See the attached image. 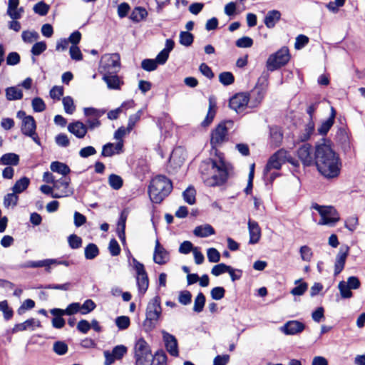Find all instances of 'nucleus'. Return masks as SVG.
<instances>
[{"mask_svg": "<svg viewBox=\"0 0 365 365\" xmlns=\"http://www.w3.org/2000/svg\"><path fill=\"white\" fill-rule=\"evenodd\" d=\"M96 307L95 302L91 299H86L83 304H80V313L86 315L91 312Z\"/></svg>", "mask_w": 365, "mask_h": 365, "instance_id": "obj_44", "label": "nucleus"}, {"mask_svg": "<svg viewBox=\"0 0 365 365\" xmlns=\"http://www.w3.org/2000/svg\"><path fill=\"white\" fill-rule=\"evenodd\" d=\"M297 155L304 166H310L314 163V153L309 143H304L297 150Z\"/></svg>", "mask_w": 365, "mask_h": 365, "instance_id": "obj_10", "label": "nucleus"}, {"mask_svg": "<svg viewBox=\"0 0 365 365\" xmlns=\"http://www.w3.org/2000/svg\"><path fill=\"white\" fill-rule=\"evenodd\" d=\"M287 160H288V152L284 149L279 150L269 158L264 169V175H267L272 169L279 170Z\"/></svg>", "mask_w": 365, "mask_h": 365, "instance_id": "obj_8", "label": "nucleus"}, {"mask_svg": "<svg viewBox=\"0 0 365 365\" xmlns=\"http://www.w3.org/2000/svg\"><path fill=\"white\" fill-rule=\"evenodd\" d=\"M179 38L180 43L185 46H191L194 40V36L189 31H181Z\"/></svg>", "mask_w": 365, "mask_h": 365, "instance_id": "obj_43", "label": "nucleus"}, {"mask_svg": "<svg viewBox=\"0 0 365 365\" xmlns=\"http://www.w3.org/2000/svg\"><path fill=\"white\" fill-rule=\"evenodd\" d=\"M118 53L105 54L102 56L100 68L104 73H117L120 70V62Z\"/></svg>", "mask_w": 365, "mask_h": 365, "instance_id": "obj_7", "label": "nucleus"}, {"mask_svg": "<svg viewBox=\"0 0 365 365\" xmlns=\"http://www.w3.org/2000/svg\"><path fill=\"white\" fill-rule=\"evenodd\" d=\"M238 48H250L253 45V40L248 36H243L237 39L235 42Z\"/></svg>", "mask_w": 365, "mask_h": 365, "instance_id": "obj_59", "label": "nucleus"}, {"mask_svg": "<svg viewBox=\"0 0 365 365\" xmlns=\"http://www.w3.org/2000/svg\"><path fill=\"white\" fill-rule=\"evenodd\" d=\"M153 260L156 264H165L170 261V253L163 245H160L158 240L155 241V250L153 253Z\"/></svg>", "mask_w": 365, "mask_h": 365, "instance_id": "obj_14", "label": "nucleus"}, {"mask_svg": "<svg viewBox=\"0 0 365 365\" xmlns=\"http://www.w3.org/2000/svg\"><path fill=\"white\" fill-rule=\"evenodd\" d=\"M71 183V178L69 177H61L58 180H56L53 183L54 190H56V193L61 195V197H68L73 193V191L69 189Z\"/></svg>", "mask_w": 365, "mask_h": 365, "instance_id": "obj_13", "label": "nucleus"}, {"mask_svg": "<svg viewBox=\"0 0 365 365\" xmlns=\"http://www.w3.org/2000/svg\"><path fill=\"white\" fill-rule=\"evenodd\" d=\"M200 172L204 182L210 187L222 185L228 176L225 163L221 159L203 162L200 165Z\"/></svg>", "mask_w": 365, "mask_h": 365, "instance_id": "obj_2", "label": "nucleus"}, {"mask_svg": "<svg viewBox=\"0 0 365 365\" xmlns=\"http://www.w3.org/2000/svg\"><path fill=\"white\" fill-rule=\"evenodd\" d=\"M68 130L78 138H83L87 133L86 125L81 121L71 123L68 125Z\"/></svg>", "mask_w": 365, "mask_h": 365, "instance_id": "obj_20", "label": "nucleus"}, {"mask_svg": "<svg viewBox=\"0 0 365 365\" xmlns=\"http://www.w3.org/2000/svg\"><path fill=\"white\" fill-rule=\"evenodd\" d=\"M36 130V123L33 116L28 115L21 121V131L24 135H31Z\"/></svg>", "mask_w": 365, "mask_h": 365, "instance_id": "obj_24", "label": "nucleus"}, {"mask_svg": "<svg viewBox=\"0 0 365 365\" xmlns=\"http://www.w3.org/2000/svg\"><path fill=\"white\" fill-rule=\"evenodd\" d=\"M85 258L86 259H93L99 255V249L94 243H89L84 250Z\"/></svg>", "mask_w": 365, "mask_h": 365, "instance_id": "obj_36", "label": "nucleus"}, {"mask_svg": "<svg viewBox=\"0 0 365 365\" xmlns=\"http://www.w3.org/2000/svg\"><path fill=\"white\" fill-rule=\"evenodd\" d=\"M49 10L50 5L47 4L43 1H38V3L34 4L33 7V11H34V13L41 16L47 15Z\"/></svg>", "mask_w": 365, "mask_h": 365, "instance_id": "obj_39", "label": "nucleus"}, {"mask_svg": "<svg viewBox=\"0 0 365 365\" xmlns=\"http://www.w3.org/2000/svg\"><path fill=\"white\" fill-rule=\"evenodd\" d=\"M148 16L146 9L141 6H137L132 11L130 19L133 21L138 23L145 19Z\"/></svg>", "mask_w": 365, "mask_h": 365, "instance_id": "obj_33", "label": "nucleus"}, {"mask_svg": "<svg viewBox=\"0 0 365 365\" xmlns=\"http://www.w3.org/2000/svg\"><path fill=\"white\" fill-rule=\"evenodd\" d=\"M312 207L318 211L321 216L318 225L333 226L340 220L339 214L333 206H322L314 203Z\"/></svg>", "mask_w": 365, "mask_h": 365, "instance_id": "obj_5", "label": "nucleus"}, {"mask_svg": "<svg viewBox=\"0 0 365 365\" xmlns=\"http://www.w3.org/2000/svg\"><path fill=\"white\" fill-rule=\"evenodd\" d=\"M334 122L331 120L327 119L322 123L320 126L318 128V133L322 135H326L330 128L332 127Z\"/></svg>", "mask_w": 365, "mask_h": 365, "instance_id": "obj_62", "label": "nucleus"}, {"mask_svg": "<svg viewBox=\"0 0 365 365\" xmlns=\"http://www.w3.org/2000/svg\"><path fill=\"white\" fill-rule=\"evenodd\" d=\"M130 318L127 316H120L115 319V324L120 330L128 329L130 326Z\"/></svg>", "mask_w": 365, "mask_h": 365, "instance_id": "obj_54", "label": "nucleus"}, {"mask_svg": "<svg viewBox=\"0 0 365 365\" xmlns=\"http://www.w3.org/2000/svg\"><path fill=\"white\" fill-rule=\"evenodd\" d=\"M68 242L71 248L78 249L82 245V239L78 235L72 234L68 237Z\"/></svg>", "mask_w": 365, "mask_h": 365, "instance_id": "obj_57", "label": "nucleus"}, {"mask_svg": "<svg viewBox=\"0 0 365 365\" xmlns=\"http://www.w3.org/2000/svg\"><path fill=\"white\" fill-rule=\"evenodd\" d=\"M359 225V219L356 215L348 217L344 222V227L351 232H354Z\"/></svg>", "mask_w": 365, "mask_h": 365, "instance_id": "obj_49", "label": "nucleus"}, {"mask_svg": "<svg viewBox=\"0 0 365 365\" xmlns=\"http://www.w3.org/2000/svg\"><path fill=\"white\" fill-rule=\"evenodd\" d=\"M250 96L248 93H237L230 98L229 106L231 109L235 110L237 113H240L247 108Z\"/></svg>", "mask_w": 365, "mask_h": 365, "instance_id": "obj_11", "label": "nucleus"}, {"mask_svg": "<svg viewBox=\"0 0 365 365\" xmlns=\"http://www.w3.org/2000/svg\"><path fill=\"white\" fill-rule=\"evenodd\" d=\"M289 60V49L287 47H282L276 53L269 56L267 61L266 66L269 71H274L284 66Z\"/></svg>", "mask_w": 365, "mask_h": 365, "instance_id": "obj_6", "label": "nucleus"}, {"mask_svg": "<svg viewBox=\"0 0 365 365\" xmlns=\"http://www.w3.org/2000/svg\"><path fill=\"white\" fill-rule=\"evenodd\" d=\"M161 333L168 352L173 356H178V344L175 336L164 330Z\"/></svg>", "mask_w": 365, "mask_h": 365, "instance_id": "obj_12", "label": "nucleus"}, {"mask_svg": "<svg viewBox=\"0 0 365 365\" xmlns=\"http://www.w3.org/2000/svg\"><path fill=\"white\" fill-rule=\"evenodd\" d=\"M123 152V143L117 142L115 144L108 143L103 146L101 155L103 157H111Z\"/></svg>", "mask_w": 365, "mask_h": 365, "instance_id": "obj_17", "label": "nucleus"}, {"mask_svg": "<svg viewBox=\"0 0 365 365\" xmlns=\"http://www.w3.org/2000/svg\"><path fill=\"white\" fill-rule=\"evenodd\" d=\"M248 230L250 234V244H256L261 237V229L256 221L249 220Z\"/></svg>", "mask_w": 365, "mask_h": 365, "instance_id": "obj_22", "label": "nucleus"}, {"mask_svg": "<svg viewBox=\"0 0 365 365\" xmlns=\"http://www.w3.org/2000/svg\"><path fill=\"white\" fill-rule=\"evenodd\" d=\"M6 98L8 101H17L23 98V91L19 86H11L5 89Z\"/></svg>", "mask_w": 365, "mask_h": 365, "instance_id": "obj_29", "label": "nucleus"}, {"mask_svg": "<svg viewBox=\"0 0 365 365\" xmlns=\"http://www.w3.org/2000/svg\"><path fill=\"white\" fill-rule=\"evenodd\" d=\"M225 289L222 287H216L210 292L211 297L215 300H220L225 297Z\"/></svg>", "mask_w": 365, "mask_h": 365, "instance_id": "obj_63", "label": "nucleus"}, {"mask_svg": "<svg viewBox=\"0 0 365 365\" xmlns=\"http://www.w3.org/2000/svg\"><path fill=\"white\" fill-rule=\"evenodd\" d=\"M135 365H153L152 364V361H155V357L152 356V354L145 355L135 357ZM155 361H154L155 363Z\"/></svg>", "mask_w": 365, "mask_h": 365, "instance_id": "obj_56", "label": "nucleus"}, {"mask_svg": "<svg viewBox=\"0 0 365 365\" xmlns=\"http://www.w3.org/2000/svg\"><path fill=\"white\" fill-rule=\"evenodd\" d=\"M167 356L163 351H158L155 356L153 365H167Z\"/></svg>", "mask_w": 365, "mask_h": 365, "instance_id": "obj_64", "label": "nucleus"}, {"mask_svg": "<svg viewBox=\"0 0 365 365\" xmlns=\"http://www.w3.org/2000/svg\"><path fill=\"white\" fill-rule=\"evenodd\" d=\"M50 169L52 172L62 175V177H67L66 175L71 172L70 168L66 164L58 161L52 162Z\"/></svg>", "mask_w": 365, "mask_h": 365, "instance_id": "obj_31", "label": "nucleus"}, {"mask_svg": "<svg viewBox=\"0 0 365 365\" xmlns=\"http://www.w3.org/2000/svg\"><path fill=\"white\" fill-rule=\"evenodd\" d=\"M68 345L62 341H56L53 346V351L58 355H64L68 351Z\"/></svg>", "mask_w": 365, "mask_h": 365, "instance_id": "obj_47", "label": "nucleus"}, {"mask_svg": "<svg viewBox=\"0 0 365 365\" xmlns=\"http://www.w3.org/2000/svg\"><path fill=\"white\" fill-rule=\"evenodd\" d=\"M51 314L53 316H63V315H73L78 312H80V303L73 302L68 305L66 309H62L58 308H54L51 309Z\"/></svg>", "mask_w": 365, "mask_h": 365, "instance_id": "obj_19", "label": "nucleus"}, {"mask_svg": "<svg viewBox=\"0 0 365 365\" xmlns=\"http://www.w3.org/2000/svg\"><path fill=\"white\" fill-rule=\"evenodd\" d=\"M314 131V123L313 120H309L306 124L304 129L299 135V140L306 142L308 140Z\"/></svg>", "mask_w": 365, "mask_h": 365, "instance_id": "obj_32", "label": "nucleus"}, {"mask_svg": "<svg viewBox=\"0 0 365 365\" xmlns=\"http://www.w3.org/2000/svg\"><path fill=\"white\" fill-rule=\"evenodd\" d=\"M338 289L340 292L341 299H350L353 297L351 289L345 281H340L338 284Z\"/></svg>", "mask_w": 365, "mask_h": 365, "instance_id": "obj_38", "label": "nucleus"}, {"mask_svg": "<svg viewBox=\"0 0 365 365\" xmlns=\"http://www.w3.org/2000/svg\"><path fill=\"white\" fill-rule=\"evenodd\" d=\"M193 234L199 237H207L215 234L214 228L208 224L196 227L193 230Z\"/></svg>", "mask_w": 365, "mask_h": 365, "instance_id": "obj_30", "label": "nucleus"}, {"mask_svg": "<svg viewBox=\"0 0 365 365\" xmlns=\"http://www.w3.org/2000/svg\"><path fill=\"white\" fill-rule=\"evenodd\" d=\"M281 13L278 10H270L266 14L264 23L267 28L273 29L281 19Z\"/></svg>", "mask_w": 365, "mask_h": 365, "instance_id": "obj_26", "label": "nucleus"}, {"mask_svg": "<svg viewBox=\"0 0 365 365\" xmlns=\"http://www.w3.org/2000/svg\"><path fill=\"white\" fill-rule=\"evenodd\" d=\"M103 80L106 83L109 89L120 90L123 81L116 73H104Z\"/></svg>", "mask_w": 365, "mask_h": 365, "instance_id": "obj_21", "label": "nucleus"}, {"mask_svg": "<svg viewBox=\"0 0 365 365\" xmlns=\"http://www.w3.org/2000/svg\"><path fill=\"white\" fill-rule=\"evenodd\" d=\"M141 67L146 71H153L158 67V63L155 59L146 58L142 61Z\"/></svg>", "mask_w": 365, "mask_h": 365, "instance_id": "obj_55", "label": "nucleus"}, {"mask_svg": "<svg viewBox=\"0 0 365 365\" xmlns=\"http://www.w3.org/2000/svg\"><path fill=\"white\" fill-rule=\"evenodd\" d=\"M142 115V110H140L135 114L130 115L128 118L127 128L128 131H131L135 127L136 123L140 120Z\"/></svg>", "mask_w": 365, "mask_h": 365, "instance_id": "obj_58", "label": "nucleus"}, {"mask_svg": "<svg viewBox=\"0 0 365 365\" xmlns=\"http://www.w3.org/2000/svg\"><path fill=\"white\" fill-rule=\"evenodd\" d=\"M84 115L86 117L101 118L106 113L104 109H97L94 108H85L83 109Z\"/></svg>", "mask_w": 365, "mask_h": 365, "instance_id": "obj_46", "label": "nucleus"}, {"mask_svg": "<svg viewBox=\"0 0 365 365\" xmlns=\"http://www.w3.org/2000/svg\"><path fill=\"white\" fill-rule=\"evenodd\" d=\"M0 163L7 166H16L19 163V156L14 153L4 154L0 158Z\"/></svg>", "mask_w": 365, "mask_h": 365, "instance_id": "obj_28", "label": "nucleus"}, {"mask_svg": "<svg viewBox=\"0 0 365 365\" xmlns=\"http://www.w3.org/2000/svg\"><path fill=\"white\" fill-rule=\"evenodd\" d=\"M314 163L319 172L327 178L339 176L341 168L339 154L333 149L331 142L326 139L316 145Z\"/></svg>", "mask_w": 365, "mask_h": 365, "instance_id": "obj_1", "label": "nucleus"}, {"mask_svg": "<svg viewBox=\"0 0 365 365\" xmlns=\"http://www.w3.org/2000/svg\"><path fill=\"white\" fill-rule=\"evenodd\" d=\"M234 80V76L231 72H222L219 75V81L224 86L232 84Z\"/></svg>", "mask_w": 365, "mask_h": 365, "instance_id": "obj_53", "label": "nucleus"}, {"mask_svg": "<svg viewBox=\"0 0 365 365\" xmlns=\"http://www.w3.org/2000/svg\"><path fill=\"white\" fill-rule=\"evenodd\" d=\"M41 327V322L39 320L36 319L34 318H31L27 320H26L23 323L16 324L13 329V332H18V331H25L28 329H31V330H34V327Z\"/></svg>", "mask_w": 365, "mask_h": 365, "instance_id": "obj_25", "label": "nucleus"}, {"mask_svg": "<svg viewBox=\"0 0 365 365\" xmlns=\"http://www.w3.org/2000/svg\"><path fill=\"white\" fill-rule=\"evenodd\" d=\"M108 183L114 190H119L123 186V179L119 175L111 174L108 177Z\"/></svg>", "mask_w": 365, "mask_h": 365, "instance_id": "obj_45", "label": "nucleus"}, {"mask_svg": "<svg viewBox=\"0 0 365 365\" xmlns=\"http://www.w3.org/2000/svg\"><path fill=\"white\" fill-rule=\"evenodd\" d=\"M19 0H9L8 1L6 14L13 20L21 19L24 12V8H19Z\"/></svg>", "mask_w": 365, "mask_h": 365, "instance_id": "obj_18", "label": "nucleus"}, {"mask_svg": "<svg viewBox=\"0 0 365 365\" xmlns=\"http://www.w3.org/2000/svg\"><path fill=\"white\" fill-rule=\"evenodd\" d=\"M32 108L35 112L41 113L45 110L46 104L42 98L36 97L31 102Z\"/></svg>", "mask_w": 365, "mask_h": 365, "instance_id": "obj_50", "label": "nucleus"}, {"mask_svg": "<svg viewBox=\"0 0 365 365\" xmlns=\"http://www.w3.org/2000/svg\"><path fill=\"white\" fill-rule=\"evenodd\" d=\"M62 103L63 105L64 110L68 114H72L76 109L73 103V100L70 96H66L63 98Z\"/></svg>", "mask_w": 365, "mask_h": 365, "instance_id": "obj_48", "label": "nucleus"}, {"mask_svg": "<svg viewBox=\"0 0 365 365\" xmlns=\"http://www.w3.org/2000/svg\"><path fill=\"white\" fill-rule=\"evenodd\" d=\"M30 184V180L27 177H22L17 180L11 187L12 192L20 194L26 190Z\"/></svg>", "mask_w": 365, "mask_h": 365, "instance_id": "obj_34", "label": "nucleus"}, {"mask_svg": "<svg viewBox=\"0 0 365 365\" xmlns=\"http://www.w3.org/2000/svg\"><path fill=\"white\" fill-rule=\"evenodd\" d=\"M230 269V266L227 265L224 263H220L217 265H215L211 270V274L214 276H220L222 274L227 272L228 270Z\"/></svg>", "mask_w": 365, "mask_h": 365, "instance_id": "obj_51", "label": "nucleus"}, {"mask_svg": "<svg viewBox=\"0 0 365 365\" xmlns=\"http://www.w3.org/2000/svg\"><path fill=\"white\" fill-rule=\"evenodd\" d=\"M173 190L172 182L165 175L153 178L148 186V195L152 202L160 204Z\"/></svg>", "mask_w": 365, "mask_h": 365, "instance_id": "obj_3", "label": "nucleus"}, {"mask_svg": "<svg viewBox=\"0 0 365 365\" xmlns=\"http://www.w3.org/2000/svg\"><path fill=\"white\" fill-rule=\"evenodd\" d=\"M227 128L223 123L212 130L210 135V145L212 148H216L227 140Z\"/></svg>", "mask_w": 365, "mask_h": 365, "instance_id": "obj_9", "label": "nucleus"}, {"mask_svg": "<svg viewBox=\"0 0 365 365\" xmlns=\"http://www.w3.org/2000/svg\"><path fill=\"white\" fill-rule=\"evenodd\" d=\"M217 103L216 99L214 96L209 97V108L207 115L204 120L201 123V125L203 127L209 126L216 114Z\"/></svg>", "mask_w": 365, "mask_h": 365, "instance_id": "obj_23", "label": "nucleus"}, {"mask_svg": "<svg viewBox=\"0 0 365 365\" xmlns=\"http://www.w3.org/2000/svg\"><path fill=\"white\" fill-rule=\"evenodd\" d=\"M19 201V197L15 192L8 193L4 197V206L9 208L10 206L15 207Z\"/></svg>", "mask_w": 365, "mask_h": 365, "instance_id": "obj_40", "label": "nucleus"}, {"mask_svg": "<svg viewBox=\"0 0 365 365\" xmlns=\"http://www.w3.org/2000/svg\"><path fill=\"white\" fill-rule=\"evenodd\" d=\"M161 313L160 298L156 296L149 302L146 308V318L143 324L145 331H150L155 327Z\"/></svg>", "mask_w": 365, "mask_h": 365, "instance_id": "obj_4", "label": "nucleus"}, {"mask_svg": "<svg viewBox=\"0 0 365 365\" xmlns=\"http://www.w3.org/2000/svg\"><path fill=\"white\" fill-rule=\"evenodd\" d=\"M205 304V297L202 292H199L195 299L193 311L200 313L203 310Z\"/></svg>", "mask_w": 365, "mask_h": 365, "instance_id": "obj_41", "label": "nucleus"}, {"mask_svg": "<svg viewBox=\"0 0 365 365\" xmlns=\"http://www.w3.org/2000/svg\"><path fill=\"white\" fill-rule=\"evenodd\" d=\"M349 252V247L348 246H342L340 247L335 259L334 276L340 274L344 269Z\"/></svg>", "mask_w": 365, "mask_h": 365, "instance_id": "obj_16", "label": "nucleus"}, {"mask_svg": "<svg viewBox=\"0 0 365 365\" xmlns=\"http://www.w3.org/2000/svg\"><path fill=\"white\" fill-rule=\"evenodd\" d=\"M136 282L138 288L139 294L143 296L147 291L149 286V279L148 274L137 275Z\"/></svg>", "mask_w": 365, "mask_h": 365, "instance_id": "obj_35", "label": "nucleus"}, {"mask_svg": "<svg viewBox=\"0 0 365 365\" xmlns=\"http://www.w3.org/2000/svg\"><path fill=\"white\" fill-rule=\"evenodd\" d=\"M0 311L4 313V317L6 320H9L14 314L12 309L9 307L6 300L0 302Z\"/></svg>", "mask_w": 365, "mask_h": 365, "instance_id": "obj_52", "label": "nucleus"}, {"mask_svg": "<svg viewBox=\"0 0 365 365\" xmlns=\"http://www.w3.org/2000/svg\"><path fill=\"white\" fill-rule=\"evenodd\" d=\"M38 34L36 31H24L22 32L21 37L24 42L31 43L38 38Z\"/></svg>", "mask_w": 365, "mask_h": 365, "instance_id": "obj_60", "label": "nucleus"}, {"mask_svg": "<svg viewBox=\"0 0 365 365\" xmlns=\"http://www.w3.org/2000/svg\"><path fill=\"white\" fill-rule=\"evenodd\" d=\"M126 105H129L130 107H133L134 102L133 101L123 102L120 107L117 108L116 109L110 110L108 113V118L110 120H116Z\"/></svg>", "mask_w": 365, "mask_h": 365, "instance_id": "obj_37", "label": "nucleus"}, {"mask_svg": "<svg viewBox=\"0 0 365 365\" xmlns=\"http://www.w3.org/2000/svg\"><path fill=\"white\" fill-rule=\"evenodd\" d=\"M196 191L192 187H188L182 193L184 200L189 205L195 203Z\"/></svg>", "mask_w": 365, "mask_h": 365, "instance_id": "obj_42", "label": "nucleus"}, {"mask_svg": "<svg viewBox=\"0 0 365 365\" xmlns=\"http://www.w3.org/2000/svg\"><path fill=\"white\" fill-rule=\"evenodd\" d=\"M135 357L142 356L145 355L151 354L150 346L145 340L143 338H140L135 342L134 346Z\"/></svg>", "mask_w": 365, "mask_h": 365, "instance_id": "obj_27", "label": "nucleus"}, {"mask_svg": "<svg viewBox=\"0 0 365 365\" xmlns=\"http://www.w3.org/2000/svg\"><path fill=\"white\" fill-rule=\"evenodd\" d=\"M305 329V324L297 320H290L285 323L280 330L286 335H295L302 332Z\"/></svg>", "mask_w": 365, "mask_h": 365, "instance_id": "obj_15", "label": "nucleus"}, {"mask_svg": "<svg viewBox=\"0 0 365 365\" xmlns=\"http://www.w3.org/2000/svg\"><path fill=\"white\" fill-rule=\"evenodd\" d=\"M207 256L210 262L216 263L220 259V254L215 248H209L207 250Z\"/></svg>", "mask_w": 365, "mask_h": 365, "instance_id": "obj_61", "label": "nucleus"}]
</instances>
